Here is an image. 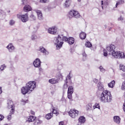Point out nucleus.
<instances>
[{"instance_id":"nucleus-17","label":"nucleus","mask_w":125,"mask_h":125,"mask_svg":"<svg viewBox=\"0 0 125 125\" xmlns=\"http://www.w3.org/2000/svg\"><path fill=\"white\" fill-rule=\"evenodd\" d=\"M39 51L41 52V53H43L44 55H48L49 54V52L43 47H40L39 48Z\"/></svg>"},{"instance_id":"nucleus-47","label":"nucleus","mask_w":125,"mask_h":125,"mask_svg":"<svg viewBox=\"0 0 125 125\" xmlns=\"http://www.w3.org/2000/svg\"><path fill=\"white\" fill-rule=\"evenodd\" d=\"M21 102L23 105H25V104H26V103H27V101H25L22 99V100H21Z\"/></svg>"},{"instance_id":"nucleus-58","label":"nucleus","mask_w":125,"mask_h":125,"mask_svg":"<svg viewBox=\"0 0 125 125\" xmlns=\"http://www.w3.org/2000/svg\"><path fill=\"white\" fill-rule=\"evenodd\" d=\"M34 125H38V122H37V121L34 123Z\"/></svg>"},{"instance_id":"nucleus-59","label":"nucleus","mask_w":125,"mask_h":125,"mask_svg":"<svg viewBox=\"0 0 125 125\" xmlns=\"http://www.w3.org/2000/svg\"><path fill=\"white\" fill-rule=\"evenodd\" d=\"M104 27L105 29H107V28L108 27V26H107V24H105L104 25Z\"/></svg>"},{"instance_id":"nucleus-28","label":"nucleus","mask_w":125,"mask_h":125,"mask_svg":"<svg viewBox=\"0 0 125 125\" xmlns=\"http://www.w3.org/2000/svg\"><path fill=\"white\" fill-rule=\"evenodd\" d=\"M52 118H53V114H52L51 112L48 113L45 115V119H46V120H50Z\"/></svg>"},{"instance_id":"nucleus-27","label":"nucleus","mask_w":125,"mask_h":125,"mask_svg":"<svg viewBox=\"0 0 125 125\" xmlns=\"http://www.w3.org/2000/svg\"><path fill=\"white\" fill-rule=\"evenodd\" d=\"M65 83H72V79L70 74H69V75L66 77Z\"/></svg>"},{"instance_id":"nucleus-6","label":"nucleus","mask_w":125,"mask_h":125,"mask_svg":"<svg viewBox=\"0 0 125 125\" xmlns=\"http://www.w3.org/2000/svg\"><path fill=\"white\" fill-rule=\"evenodd\" d=\"M69 115L72 119H76L79 116V111L77 109H70L68 112Z\"/></svg>"},{"instance_id":"nucleus-45","label":"nucleus","mask_w":125,"mask_h":125,"mask_svg":"<svg viewBox=\"0 0 125 125\" xmlns=\"http://www.w3.org/2000/svg\"><path fill=\"white\" fill-rule=\"evenodd\" d=\"M67 87H68V84H67V83H64L63 85V89H67Z\"/></svg>"},{"instance_id":"nucleus-1","label":"nucleus","mask_w":125,"mask_h":125,"mask_svg":"<svg viewBox=\"0 0 125 125\" xmlns=\"http://www.w3.org/2000/svg\"><path fill=\"white\" fill-rule=\"evenodd\" d=\"M99 90L102 91L100 94V100L103 103H109L112 101V95L111 92L107 90H104V85L101 82L98 83Z\"/></svg>"},{"instance_id":"nucleus-11","label":"nucleus","mask_w":125,"mask_h":125,"mask_svg":"<svg viewBox=\"0 0 125 125\" xmlns=\"http://www.w3.org/2000/svg\"><path fill=\"white\" fill-rule=\"evenodd\" d=\"M42 62H41V60L39 58H37L33 62V66L35 68H40L41 67V64Z\"/></svg>"},{"instance_id":"nucleus-55","label":"nucleus","mask_w":125,"mask_h":125,"mask_svg":"<svg viewBox=\"0 0 125 125\" xmlns=\"http://www.w3.org/2000/svg\"><path fill=\"white\" fill-rule=\"evenodd\" d=\"M30 113L31 115H35V111H33V110H31L30 111Z\"/></svg>"},{"instance_id":"nucleus-38","label":"nucleus","mask_w":125,"mask_h":125,"mask_svg":"<svg viewBox=\"0 0 125 125\" xmlns=\"http://www.w3.org/2000/svg\"><path fill=\"white\" fill-rule=\"evenodd\" d=\"M30 19L31 21H34L36 20V16L34 15V14H31V15L30 16Z\"/></svg>"},{"instance_id":"nucleus-57","label":"nucleus","mask_w":125,"mask_h":125,"mask_svg":"<svg viewBox=\"0 0 125 125\" xmlns=\"http://www.w3.org/2000/svg\"><path fill=\"white\" fill-rule=\"evenodd\" d=\"M2 91L1 90V87H0V94H1Z\"/></svg>"},{"instance_id":"nucleus-18","label":"nucleus","mask_w":125,"mask_h":125,"mask_svg":"<svg viewBox=\"0 0 125 125\" xmlns=\"http://www.w3.org/2000/svg\"><path fill=\"white\" fill-rule=\"evenodd\" d=\"M36 13L38 15V19L39 20H42L43 19V17H42V11L37 10H36Z\"/></svg>"},{"instance_id":"nucleus-56","label":"nucleus","mask_w":125,"mask_h":125,"mask_svg":"<svg viewBox=\"0 0 125 125\" xmlns=\"http://www.w3.org/2000/svg\"><path fill=\"white\" fill-rule=\"evenodd\" d=\"M122 77L125 78V73L121 74Z\"/></svg>"},{"instance_id":"nucleus-19","label":"nucleus","mask_w":125,"mask_h":125,"mask_svg":"<svg viewBox=\"0 0 125 125\" xmlns=\"http://www.w3.org/2000/svg\"><path fill=\"white\" fill-rule=\"evenodd\" d=\"M58 82H59V80L58 79L53 78L49 79L48 81L49 83H51V84H55L56 83H58Z\"/></svg>"},{"instance_id":"nucleus-2","label":"nucleus","mask_w":125,"mask_h":125,"mask_svg":"<svg viewBox=\"0 0 125 125\" xmlns=\"http://www.w3.org/2000/svg\"><path fill=\"white\" fill-rule=\"evenodd\" d=\"M63 42H68V38L67 37L63 36V35H58L57 37L54 39V43L56 45V49H60L64 43Z\"/></svg>"},{"instance_id":"nucleus-60","label":"nucleus","mask_w":125,"mask_h":125,"mask_svg":"<svg viewBox=\"0 0 125 125\" xmlns=\"http://www.w3.org/2000/svg\"><path fill=\"white\" fill-rule=\"evenodd\" d=\"M64 100H65V99L64 98V97H62V101H64Z\"/></svg>"},{"instance_id":"nucleus-39","label":"nucleus","mask_w":125,"mask_h":125,"mask_svg":"<svg viewBox=\"0 0 125 125\" xmlns=\"http://www.w3.org/2000/svg\"><path fill=\"white\" fill-rule=\"evenodd\" d=\"M99 69L101 73H105V72H106V69H105V68H104V67L101 65L99 67Z\"/></svg>"},{"instance_id":"nucleus-13","label":"nucleus","mask_w":125,"mask_h":125,"mask_svg":"<svg viewBox=\"0 0 125 125\" xmlns=\"http://www.w3.org/2000/svg\"><path fill=\"white\" fill-rule=\"evenodd\" d=\"M48 33L49 34H51L52 35H56L57 31L55 29V26H52L51 27H49L47 29Z\"/></svg>"},{"instance_id":"nucleus-30","label":"nucleus","mask_w":125,"mask_h":125,"mask_svg":"<svg viewBox=\"0 0 125 125\" xmlns=\"http://www.w3.org/2000/svg\"><path fill=\"white\" fill-rule=\"evenodd\" d=\"M108 87H110V88H113L114 86H115V81L113 80L110 83L108 84Z\"/></svg>"},{"instance_id":"nucleus-21","label":"nucleus","mask_w":125,"mask_h":125,"mask_svg":"<svg viewBox=\"0 0 125 125\" xmlns=\"http://www.w3.org/2000/svg\"><path fill=\"white\" fill-rule=\"evenodd\" d=\"M71 3L72 0H66L64 3V7L68 8L71 5Z\"/></svg>"},{"instance_id":"nucleus-40","label":"nucleus","mask_w":125,"mask_h":125,"mask_svg":"<svg viewBox=\"0 0 125 125\" xmlns=\"http://www.w3.org/2000/svg\"><path fill=\"white\" fill-rule=\"evenodd\" d=\"M9 24L10 26H13L14 25V24H15V21H14L13 20H11L9 21Z\"/></svg>"},{"instance_id":"nucleus-49","label":"nucleus","mask_w":125,"mask_h":125,"mask_svg":"<svg viewBox=\"0 0 125 125\" xmlns=\"http://www.w3.org/2000/svg\"><path fill=\"white\" fill-rule=\"evenodd\" d=\"M48 0H40V2H42V3H45Z\"/></svg>"},{"instance_id":"nucleus-48","label":"nucleus","mask_w":125,"mask_h":125,"mask_svg":"<svg viewBox=\"0 0 125 125\" xmlns=\"http://www.w3.org/2000/svg\"><path fill=\"white\" fill-rule=\"evenodd\" d=\"M4 119V116L2 114H0V121H2Z\"/></svg>"},{"instance_id":"nucleus-61","label":"nucleus","mask_w":125,"mask_h":125,"mask_svg":"<svg viewBox=\"0 0 125 125\" xmlns=\"http://www.w3.org/2000/svg\"><path fill=\"white\" fill-rule=\"evenodd\" d=\"M112 28H110L109 29V31H111V29Z\"/></svg>"},{"instance_id":"nucleus-52","label":"nucleus","mask_w":125,"mask_h":125,"mask_svg":"<svg viewBox=\"0 0 125 125\" xmlns=\"http://www.w3.org/2000/svg\"><path fill=\"white\" fill-rule=\"evenodd\" d=\"M93 82L95 83H98V80L94 79H93Z\"/></svg>"},{"instance_id":"nucleus-46","label":"nucleus","mask_w":125,"mask_h":125,"mask_svg":"<svg viewBox=\"0 0 125 125\" xmlns=\"http://www.w3.org/2000/svg\"><path fill=\"white\" fill-rule=\"evenodd\" d=\"M22 4H27L28 3V0H21Z\"/></svg>"},{"instance_id":"nucleus-44","label":"nucleus","mask_w":125,"mask_h":125,"mask_svg":"<svg viewBox=\"0 0 125 125\" xmlns=\"http://www.w3.org/2000/svg\"><path fill=\"white\" fill-rule=\"evenodd\" d=\"M121 89H122V90H125V81H124L122 83V87H121Z\"/></svg>"},{"instance_id":"nucleus-20","label":"nucleus","mask_w":125,"mask_h":125,"mask_svg":"<svg viewBox=\"0 0 125 125\" xmlns=\"http://www.w3.org/2000/svg\"><path fill=\"white\" fill-rule=\"evenodd\" d=\"M32 10V7H31V6L29 5H26L24 7H23V11L25 12H28L29 11H31Z\"/></svg>"},{"instance_id":"nucleus-10","label":"nucleus","mask_w":125,"mask_h":125,"mask_svg":"<svg viewBox=\"0 0 125 125\" xmlns=\"http://www.w3.org/2000/svg\"><path fill=\"white\" fill-rule=\"evenodd\" d=\"M74 92V88H73V86H70L68 88V91H67V97L68 99H72L73 98L72 96V94H73V93Z\"/></svg>"},{"instance_id":"nucleus-14","label":"nucleus","mask_w":125,"mask_h":125,"mask_svg":"<svg viewBox=\"0 0 125 125\" xmlns=\"http://www.w3.org/2000/svg\"><path fill=\"white\" fill-rule=\"evenodd\" d=\"M21 92L22 94L25 95V94H27V93H30L31 91L27 87V86L26 85L25 86H23L21 89Z\"/></svg>"},{"instance_id":"nucleus-42","label":"nucleus","mask_w":125,"mask_h":125,"mask_svg":"<svg viewBox=\"0 0 125 125\" xmlns=\"http://www.w3.org/2000/svg\"><path fill=\"white\" fill-rule=\"evenodd\" d=\"M82 55L83 56V60H84V61L86 60V57H87V55L86 54H85V52L82 54Z\"/></svg>"},{"instance_id":"nucleus-50","label":"nucleus","mask_w":125,"mask_h":125,"mask_svg":"<svg viewBox=\"0 0 125 125\" xmlns=\"http://www.w3.org/2000/svg\"><path fill=\"white\" fill-rule=\"evenodd\" d=\"M104 56L105 57L108 56V52L104 51Z\"/></svg>"},{"instance_id":"nucleus-7","label":"nucleus","mask_w":125,"mask_h":125,"mask_svg":"<svg viewBox=\"0 0 125 125\" xmlns=\"http://www.w3.org/2000/svg\"><path fill=\"white\" fill-rule=\"evenodd\" d=\"M17 18L18 19H21V21H22L23 23H26L29 20V17L28 16V15H20L18 14L17 15Z\"/></svg>"},{"instance_id":"nucleus-35","label":"nucleus","mask_w":125,"mask_h":125,"mask_svg":"<svg viewBox=\"0 0 125 125\" xmlns=\"http://www.w3.org/2000/svg\"><path fill=\"white\" fill-rule=\"evenodd\" d=\"M85 46L88 48L92 47V44L90 42H86L85 43Z\"/></svg>"},{"instance_id":"nucleus-54","label":"nucleus","mask_w":125,"mask_h":125,"mask_svg":"<svg viewBox=\"0 0 125 125\" xmlns=\"http://www.w3.org/2000/svg\"><path fill=\"white\" fill-rule=\"evenodd\" d=\"M59 125H65L64 124V122H63V121H62L59 123Z\"/></svg>"},{"instance_id":"nucleus-9","label":"nucleus","mask_w":125,"mask_h":125,"mask_svg":"<svg viewBox=\"0 0 125 125\" xmlns=\"http://www.w3.org/2000/svg\"><path fill=\"white\" fill-rule=\"evenodd\" d=\"M69 15L72 16V17H74L75 18H80V17H81V15L79 12L74 10H71L69 12Z\"/></svg>"},{"instance_id":"nucleus-15","label":"nucleus","mask_w":125,"mask_h":125,"mask_svg":"<svg viewBox=\"0 0 125 125\" xmlns=\"http://www.w3.org/2000/svg\"><path fill=\"white\" fill-rule=\"evenodd\" d=\"M121 117L119 116H114L113 117V122L116 125H120L121 124Z\"/></svg>"},{"instance_id":"nucleus-51","label":"nucleus","mask_w":125,"mask_h":125,"mask_svg":"<svg viewBox=\"0 0 125 125\" xmlns=\"http://www.w3.org/2000/svg\"><path fill=\"white\" fill-rule=\"evenodd\" d=\"M36 122H37V124L38 125H41V124H42V121H40V120H37Z\"/></svg>"},{"instance_id":"nucleus-3","label":"nucleus","mask_w":125,"mask_h":125,"mask_svg":"<svg viewBox=\"0 0 125 125\" xmlns=\"http://www.w3.org/2000/svg\"><path fill=\"white\" fill-rule=\"evenodd\" d=\"M7 107L8 109H11L10 111V113L9 115L7 116V120H11V115H13L14 114V111H15V108L14 106V104H13V102L11 101H9L7 103Z\"/></svg>"},{"instance_id":"nucleus-36","label":"nucleus","mask_w":125,"mask_h":125,"mask_svg":"<svg viewBox=\"0 0 125 125\" xmlns=\"http://www.w3.org/2000/svg\"><path fill=\"white\" fill-rule=\"evenodd\" d=\"M56 77L57 79H59V80H62V79H63V76H62V74H61L60 72L58 73Z\"/></svg>"},{"instance_id":"nucleus-31","label":"nucleus","mask_w":125,"mask_h":125,"mask_svg":"<svg viewBox=\"0 0 125 125\" xmlns=\"http://www.w3.org/2000/svg\"><path fill=\"white\" fill-rule=\"evenodd\" d=\"M96 108L100 110V104L97 103H95L94 105L93 106V110H94Z\"/></svg>"},{"instance_id":"nucleus-22","label":"nucleus","mask_w":125,"mask_h":125,"mask_svg":"<svg viewBox=\"0 0 125 125\" xmlns=\"http://www.w3.org/2000/svg\"><path fill=\"white\" fill-rule=\"evenodd\" d=\"M125 3V0H118L116 4H115V7L114 8H117L118 7V5H122Z\"/></svg>"},{"instance_id":"nucleus-4","label":"nucleus","mask_w":125,"mask_h":125,"mask_svg":"<svg viewBox=\"0 0 125 125\" xmlns=\"http://www.w3.org/2000/svg\"><path fill=\"white\" fill-rule=\"evenodd\" d=\"M26 86L29 90L30 91V92H32L37 87V83L35 81H30L26 83Z\"/></svg>"},{"instance_id":"nucleus-26","label":"nucleus","mask_w":125,"mask_h":125,"mask_svg":"<svg viewBox=\"0 0 125 125\" xmlns=\"http://www.w3.org/2000/svg\"><path fill=\"white\" fill-rule=\"evenodd\" d=\"M78 121L79 123H81V124H84L85 122V117H84V116H81L78 119Z\"/></svg>"},{"instance_id":"nucleus-16","label":"nucleus","mask_w":125,"mask_h":125,"mask_svg":"<svg viewBox=\"0 0 125 125\" xmlns=\"http://www.w3.org/2000/svg\"><path fill=\"white\" fill-rule=\"evenodd\" d=\"M101 4L102 5V9H103L104 7H107V6L109 5V2H108V0H102L101 1Z\"/></svg>"},{"instance_id":"nucleus-53","label":"nucleus","mask_w":125,"mask_h":125,"mask_svg":"<svg viewBox=\"0 0 125 125\" xmlns=\"http://www.w3.org/2000/svg\"><path fill=\"white\" fill-rule=\"evenodd\" d=\"M51 93L52 95H53L54 94V93H55V89H54L53 90H52L51 92Z\"/></svg>"},{"instance_id":"nucleus-43","label":"nucleus","mask_w":125,"mask_h":125,"mask_svg":"<svg viewBox=\"0 0 125 125\" xmlns=\"http://www.w3.org/2000/svg\"><path fill=\"white\" fill-rule=\"evenodd\" d=\"M37 37L36 35L34 34L31 36V39L32 41H35V40H37Z\"/></svg>"},{"instance_id":"nucleus-32","label":"nucleus","mask_w":125,"mask_h":125,"mask_svg":"<svg viewBox=\"0 0 125 125\" xmlns=\"http://www.w3.org/2000/svg\"><path fill=\"white\" fill-rule=\"evenodd\" d=\"M86 109L87 111L89 110H93V108H92V104H87L86 106Z\"/></svg>"},{"instance_id":"nucleus-34","label":"nucleus","mask_w":125,"mask_h":125,"mask_svg":"<svg viewBox=\"0 0 125 125\" xmlns=\"http://www.w3.org/2000/svg\"><path fill=\"white\" fill-rule=\"evenodd\" d=\"M51 111L52 112L51 113L52 114V115H53V114H55L56 116H58V115H59V112H58V111H57V110H55L54 108H52Z\"/></svg>"},{"instance_id":"nucleus-24","label":"nucleus","mask_w":125,"mask_h":125,"mask_svg":"<svg viewBox=\"0 0 125 125\" xmlns=\"http://www.w3.org/2000/svg\"><path fill=\"white\" fill-rule=\"evenodd\" d=\"M37 119V118L34 116H30L27 118V121L28 122V123H31L32 122H34Z\"/></svg>"},{"instance_id":"nucleus-29","label":"nucleus","mask_w":125,"mask_h":125,"mask_svg":"<svg viewBox=\"0 0 125 125\" xmlns=\"http://www.w3.org/2000/svg\"><path fill=\"white\" fill-rule=\"evenodd\" d=\"M5 13L3 11H0V19H4L5 18Z\"/></svg>"},{"instance_id":"nucleus-12","label":"nucleus","mask_w":125,"mask_h":125,"mask_svg":"<svg viewBox=\"0 0 125 125\" xmlns=\"http://www.w3.org/2000/svg\"><path fill=\"white\" fill-rule=\"evenodd\" d=\"M6 48L8 49L9 52H14V50H15V47L13 45V44L10 43L7 46Z\"/></svg>"},{"instance_id":"nucleus-41","label":"nucleus","mask_w":125,"mask_h":125,"mask_svg":"<svg viewBox=\"0 0 125 125\" xmlns=\"http://www.w3.org/2000/svg\"><path fill=\"white\" fill-rule=\"evenodd\" d=\"M6 68V66H5V64H3L1 65L0 67V71H3V70H5Z\"/></svg>"},{"instance_id":"nucleus-8","label":"nucleus","mask_w":125,"mask_h":125,"mask_svg":"<svg viewBox=\"0 0 125 125\" xmlns=\"http://www.w3.org/2000/svg\"><path fill=\"white\" fill-rule=\"evenodd\" d=\"M115 48H116V46H115V45L113 44L110 45L106 47V50H107V51H108L109 54L110 55H112V57L113 54H114V53L116 52V51H115Z\"/></svg>"},{"instance_id":"nucleus-23","label":"nucleus","mask_w":125,"mask_h":125,"mask_svg":"<svg viewBox=\"0 0 125 125\" xmlns=\"http://www.w3.org/2000/svg\"><path fill=\"white\" fill-rule=\"evenodd\" d=\"M67 42L69 43V44H70V45H72V44H74V42H75V39L73 37H69L68 38Z\"/></svg>"},{"instance_id":"nucleus-25","label":"nucleus","mask_w":125,"mask_h":125,"mask_svg":"<svg viewBox=\"0 0 125 125\" xmlns=\"http://www.w3.org/2000/svg\"><path fill=\"white\" fill-rule=\"evenodd\" d=\"M79 37L81 40H85V38H86V34L84 32H82L80 34Z\"/></svg>"},{"instance_id":"nucleus-5","label":"nucleus","mask_w":125,"mask_h":125,"mask_svg":"<svg viewBox=\"0 0 125 125\" xmlns=\"http://www.w3.org/2000/svg\"><path fill=\"white\" fill-rule=\"evenodd\" d=\"M116 59H125V52L122 51H116L113 54V57Z\"/></svg>"},{"instance_id":"nucleus-33","label":"nucleus","mask_w":125,"mask_h":125,"mask_svg":"<svg viewBox=\"0 0 125 125\" xmlns=\"http://www.w3.org/2000/svg\"><path fill=\"white\" fill-rule=\"evenodd\" d=\"M119 69L123 72H125V65L123 64H120L119 65Z\"/></svg>"},{"instance_id":"nucleus-37","label":"nucleus","mask_w":125,"mask_h":125,"mask_svg":"<svg viewBox=\"0 0 125 125\" xmlns=\"http://www.w3.org/2000/svg\"><path fill=\"white\" fill-rule=\"evenodd\" d=\"M118 21H121L122 23H125V20L123 16H120V17L118 18Z\"/></svg>"},{"instance_id":"nucleus-62","label":"nucleus","mask_w":125,"mask_h":125,"mask_svg":"<svg viewBox=\"0 0 125 125\" xmlns=\"http://www.w3.org/2000/svg\"><path fill=\"white\" fill-rule=\"evenodd\" d=\"M81 0H78V1H81Z\"/></svg>"},{"instance_id":"nucleus-63","label":"nucleus","mask_w":125,"mask_h":125,"mask_svg":"<svg viewBox=\"0 0 125 125\" xmlns=\"http://www.w3.org/2000/svg\"><path fill=\"white\" fill-rule=\"evenodd\" d=\"M53 89V88H51V89Z\"/></svg>"}]
</instances>
